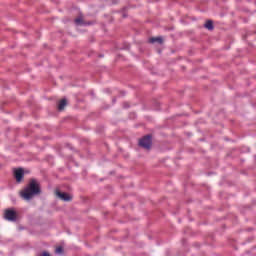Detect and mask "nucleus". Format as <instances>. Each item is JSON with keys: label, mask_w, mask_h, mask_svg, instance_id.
<instances>
[{"label": "nucleus", "mask_w": 256, "mask_h": 256, "mask_svg": "<svg viewBox=\"0 0 256 256\" xmlns=\"http://www.w3.org/2000/svg\"><path fill=\"white\" fill-rule=\"evenodd\" d=\"M41 193V184L37 179H30L28 185L20 191V197L24 199V201H31L33 197L39 195Z\"/></svg>", "instance_id": "f257e3e1"}, {"label": "nucleus", "mask_w": 256, "mask_h": 256, "mask_svg": "<svg viewBox=\"0 0 256 256\" xmlns=\"http://www.w3.org/2000/svg\"><path fill=\"white\" fill-rule=\"evenodd\" d=\"M152 141H151V135H146L139 141V146L143 147V149H151Z\"/></svg>", "instance_id": "f03ea898"}, {"label": "nucleus", "mask_w": 256, "mask_h": 256, "mask_svg": "<svg viewBox=\"0 0 256 256\" xmlns=\"http://www.w3.org/2000/svg\"><path fill=\"white\" fill-rule=\"evenodd\" d=\"M55 195L61 201H65V202L73 201V196H71L69 193L56 190Z\"/></svg>", "instance_id": "7ed1b4c3"}, {"label": "nucleus", "mask_w": 256, "mask_h": 256, "mask_svg": "<svg viewBox=\"0 0 256 256\" xmlns=\"http://www.w3.org/2000/svg\"><path fill=\"white\" fill-rule=\"evenodd\" d=\"M4 219L7 221H17V212L13 209H6Z\"/></svg>", "instance_id": "20e7f679"}, {"label": "nucleus", "mask_w": 256, "mask_h": 256, "mask_svg": "<svg viewBox=\"0 0 256 256\" xmlns=\"http://www.w3.org/2000/svg\"><path fill=\"white\" fill-rule=\"evenodd\" d=\"M13 174L17 183H21V181H23V177H25V170H23V168H14Z\"/></svg>", "instance_id": "39448f33"}, {"label": "nucleus", "mask_w": 256, "mask_h": 256, "mask_svg": "<svg viewBox=\"0 0 256 256\" xmlns=\"http://www.w3.org/2000/svg\"><path fill=\"white\" fill-rule=\"evenodd\" d=\"M65 107H67V99L60 100L58 103V109L60 111H63V109H65Z\"/></svg>", "instance_id": "423d86ee"}, {"label": "nucleus", "mask_w": 256, "mask_h": 256, "mask_svg": "<svg viewBox=\"0 0 256 256\" xmlns=\"http://www.w3.org/2000/svg\"><path fill=\"white\" fill-rule=\"evenodd\" d=\"M149 43H159L160 45H163V38L162 37L150 38Z\"/></svg>", "instance_id": "0eeeda50"}, {"label": "nucleus", "mask_w": 256, "mask_h": 256, "mask_svg": "<svg viewBox=\"0 0 256 256\" xmlns=\"http://www.w3.org/2000/svg\"><path fill=\"white\" fill-rule=\"evenodd\" d=\"M74 23L76 25H87V23H85V21L83 20V16L82 15H80L78 18H76L74 20Z\"/></svg>", "instance_id": "6e6552de"}, {"label": "nucleus", "mask_w": 256, "mask_h": 256, "mask_svg": "<svg viewBox=\"0 0 256 256\" xmlns=\"http://www.w3.org/2000/svg\"><path fill=\"white\" fill-rule=\"evenodd\" d=\"M205 29H208V31H213L214 27H213V21L208 20L205 24H204Z\"/></svg>", "instance_id": "1a4fd4ad"}, {"label": "nucleus", "mask_w": 256, "mask_h": 256, "mask_svg": "<svg viewBox=\"0 0 256 256\" xmlns=\"http://www.w3.org/2000/svg\"><path fill=\"white\" fill-rule=\"evenodd\" d=\"M55 253H57L58 255H61V253H63V247L59 246L56 248Z\"/></svg>", "instance_id": "9d476101"}, {"label": "nucleus", "mask_w": 256, "mask_h": 256, "mask_svg": "<svg viewBox=\"0 0 256 256\" xmlns=\"http://www.w3.org/2000/svg\"><path fill=\"white\" fill-rule=\"evenodd\" d=\"M38 256H51V254H49V252H42Z\"/></svg>", "instance_id": "9b49d317"}, {"label": "nucleus", "mask_w": 256, "mask_h": 256, "mask_svg": "<svg viewBox=\"0 0 256 256\" xmlns=\"http://www.w3.org/2000/svg\"><path fill=\"white\" fill-rule=\"evenodd\" d=\"M126 107H129V105L126 104Z\"/></svg>", "instance_id": "f8f14e48"}, {"label": "nucleus", "mask_w": 256, "mask_h": 256, "mask_svg": "<svg viewBox=\"0 0 256 256\" xmlns=\"http://www.w3.org/2000/svg\"><path fill=\"white\" fill-rule=\"evenodd\" d=\"M126 107H129V105L126 104Z\"/></svg>", "instance_id": "ddd939ff"}]
</instances>
